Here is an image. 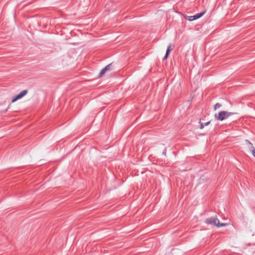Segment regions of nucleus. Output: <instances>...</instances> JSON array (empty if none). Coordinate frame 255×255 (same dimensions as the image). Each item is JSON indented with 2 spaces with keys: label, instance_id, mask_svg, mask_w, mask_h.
<instances>
[{
  "label": "nucleus",
  "instance_id": "nucleus-2",
  "mask_svg": "<svg viewBox=\"0 0 255 255\" xmlns=\"http://www.w3.org/2000/svg\"><path fill=\"white\" fill-rule=\"evenodd\" d=\"M234 114V113L232 112H228L226 111H221L219 113L218 115H217L216 114L215 115V118L220 121H223L224 120L227 119L231 116H232Z\"/></svg>",
  "mask_w": 255,
  "mask_h": 255
},
{
  "label": "nucleus",
  "instance_id": "nucleus-6",
  "mask_svg": "<svg viewBox=\"0 0 255 255\" xmlns=\"http://www.w3.org/2000/svg\"><path fill=\"white\" fill-rule=\"evenodd\" d=\"M171 44H170L168 46L167 50H166V54H165V55L163 59H166L168 57V55H169V53L170 52V51H171Z\"/></svg>",
  "mask_w": 255,
  "mask_h": 255
},
{
  "label": "nucleus",
  "instance_id": "nucleus-10",
  "mask_svg": "<svg viewBox=\"0 0 255 255\" xmlns=\"http://www.w3.org/2000/svg\"><path fill=\"white\" fill-rule=\"evenodd\" d=\"M246 142L247 143H248L249 145L251 144V142L249 140H246Z\"/></svg>",
  "mask_w": 255,
  "mask_h": 255
},
{
  "label": "nucleus",
  "instance_id": "nucleus-8",
  "mask_svg": "<svg viewBox=\"0 0 255 255\" xmlns=\"http://www.w3.org/2000/svg\"><path fill=\"white\" fill-rule=\"evenodd\" d=\"M200 123V128L201 129H202V128H204V126H208V125H209L210 123V121L206 122L205 124H203V123H201V122Z\"/></svg>",
  "mask_w": 255,
  "mask_h": 255
},
{
  "label": "nucleus",
  "instance_id": "nucleus-9",
  "mask_svg": "<svg viewBox=\"0 0 255 255\" xmlns=\"http://www.w3.org/2000/svg\"><path fill=\"white\" fill-rule=\"evenodd\" d=\"M221 105L219 103H217L215 104V105L214 106V109L215 110H216L217 109H219L221 107Z\"/></svg>",
  "mask_w": 255,
  "mask_h": 255
},
{
  "label": "nucleus",
  "instance_id": "nucleus-3",
  "mask_svg": "<svg viewBox=\"0 0 255 255\" xmlns=\"http://www.w3.org/2000/svg\"><path fill=\"white\" fill-rule=\"evenodd\" d=\"M27 93V90H24L21 91L18 95L13 97L11 100V102L13 103L16 101L17 100H19L22 98L23 96H24Z\"/></svg>",
  "mask_w": 255,
  "mask_h": 255
},
{
  "label": "nucleus",
  "instance_id": "nucleus-7",
  "mask_svg": "<svg viewBox=\"0 0 255 255\" xmlns=\"http://www.w3.org/2000/svg\"><path fill=\"white\" fill-rule=\"evenodd\" d=\"M249 148L251 152L252 153V154L254 153V151H255V148L254 147L252 143L251 144L249 145Z\"/></svg>",
  "mask_w": 255,
  "mask_h": 255
},
{
  "label": "nucleus",
  "instance_id": "nucleus-11",
  "mask_svg": "<svg viewBox=\"0 0 255 255\" xmlns=\"http://www.w3.org/2000/svg\"><path fill=\"white\" fill-rule=\"evenodd\" d=\"M253 156L255 157V151H254V153L253 154Z\"/></svg>",
  "mask_w": 255,
  "mask_h": 255
},
{
  "label": "nucleus",
  "instance_id": "nucleus-1",
  "mask_svg": "<svg viewBox=\"0 0 255 255\" xmlns=\"http://www.w3.org/2000/svg\"><path fill=\"white\" fill-rule=\"evenodd\" d=\"M205 223L207 225L216 226L217 227H224L227 225L226 223H220L219 220L216 216L206 219L205 220Z\"/></svg>",
  "mask_w": 255,
  "mask_h": 255
},
{
  "label": "nucleus",
  "instance_id": "nucleus-5",
  "mask_svg": "<svg viewBox=\"0 0 255 255\" xmlns=\"http://www.w3.org/2000/svg\"><path fill=\"white\" fill-rule=\"evenodd\" d=\"M112 66V63L108 64L106 67H105L101 71L99 75L100 76H102L107 71L111 70V67Z\"/></svg>",
  "mask_w": 255,
  "mask_h": 255
},
{
  "label": "nucleus",
  "instance_id": "nucleus-4",
  "mask_svg": "<svg viewBox=\"0 0 255 255\" xmlns=\"http://www.w3.org/2000/svg\"><path fill=\"white\" fill-rule=\"evenodd\" d=\"M205 11L201 12L200 13H197L194 15L189 16V18L188 19L189 21H193L194 20L197 19L202 16L204 13H205Z\"/></svg>",
  "mask_w": 255,
  "mask_h": 255
}]
</instances>
